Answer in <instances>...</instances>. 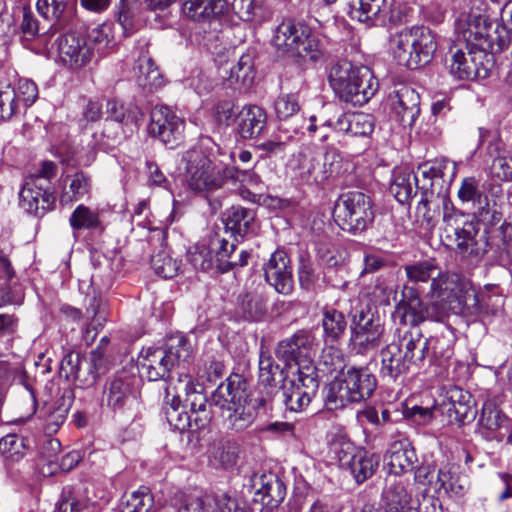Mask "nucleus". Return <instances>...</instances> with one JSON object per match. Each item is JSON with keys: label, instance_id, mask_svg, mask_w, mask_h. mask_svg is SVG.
Segmentation results:
<instances>
[{"label": "nucleus", "instance_id": "nucleus-19", "mask_svg": "<svg viewBox=\"0 0 512 512\" xmlns=\"http://www.w3.org/2000/svg\"><path fill=\"white\" fill-rule=\"evenodd\" d=\"M265 280L283 295L293 291L294 282L290 266V258L283 250H276L264 266Z\"/></svg>", "mask_w": 512, "mask_h": 512}, {"label": "nucleus", "instance_id": "nucleus-49", "mask_svg": "<svg viewBox=\"0 0 512 512\" xmlns=\"http://www.w3.org/2000/svg\"><path fill=\"white\" fill-rule=\"evenodd\" d=\"M479 232L477 225L473 221H465L463 225L454 233L457 248L460 252L470 254L478 253L476 236Z\"/></svg>", "mask_w": 512, "mask_h": 512}, {"label": "nucleus", "instance_id": "nucleus-42", "mask_svg": "<svg viewBox=\"0 0 512 512\" xmlns=\"http://www.w3.org/2000/svg\"><path fill=\"white\" fill-rule=\"evenodd\" d=\"M254 57L251 53L240 56L237 64L230 69L227 80L231 86L239 85L242 88H250L255 79Z\"/></svg>", "mask_w": 512, "mask_h": 512}, {"label": "nucleus", "instance_id": "nucleus-58", "mask_svg": "<svg viewBox=\"0 0 512 512\" xmlns=\"http://www.w3.org/2000/svg\"><path fill=\"white\" fill-rule=\"evenodd\" d=\"M18 110L17 93L7 84L0 86V121L11 119Z\"/></svg>", "mask_w": 512, "mask_h": 512}, {"label": "nucleus", "instance_id": "nucleus-45", "mask_svg": "<svg viewBox=\"0 0 512 512\" xmlns=\"http://www.w3.org/2000/svg\"><path fill=\"white\" fill-rule=\"evenodd\" d=\"M453 345L451 339L445 336L429 337V357L430 365L436 367H445L453 356Z\"/></svg>", "mask_w": 512, "mask_h": 512}, {"label": "nucleus", "instance_id": "nucleus-31", "mask_svg": "<svg viewBox=\"0 0 512 512\" xmlns=\"http://www.w3.org/2000/svg\"><path fill=\"white\" fill-rule=\"evenodd\" d=\"M387 461L391 473L401 475L416 469L418 457L410 442L400 440L391 444L387 453Z\"/></svg>", "mask_w": 512, "mask_h": 512}, {"label": "nucleus", "instance_id": "nucleus-3", "mask_svg": "<svg viewBox=\"0 0 512 512\" xmlns=\"http://www.w3.org/2000/svg\"><path fill=\"white\" fill-rule=\"evenodd\" d=\"M246 381L239 374L230 375L211 396L212 404L221 410L223 426L241 432L252 425L256 407L246 402Z\"/></svg>", "mask_w": 512, "mask_h": 512}, {"label": "nucleus", "instance_id": "nucleus-48", "mask_svg": "<svg viewBox=\"0 0 512 512\" xmlns=\"http://www.w3.org/2000/svg\"><path fill=\"white\" fill-rule=\"evenodd\" d=\"M282 398L286 408L293 412L303 411L311 402L312 396L294 385V381L290 382V386L286 384L282 387Z\"/></svg>", "mask_w": 512, "mask_h": 512}, {"label": "nucleus", "instance_id": "nucleus-13", "mask_svg": "<svg viewBox=\"0 0 512 512\" xmlns=\"http://www.w3.org/2000/svg\"><path fill=\"white\" fill-rule=\"evenodd\" d=\"M185 122L165 105L155 106L150 113L148 133L169 148H174L183 139Z\"/></svg>", "mask_w": 512, "mask_h": 512}, {"label": "nucleus", "instance_id": "nucleus-35", "mask_svg": "<svg viewBox=\"0 0 512 512\" xmlns=\"http://www.w3.org/2000/svg\"><path fill=\"white\" fill-rule=\"evenodd\" d=\"M334 130L350 136L367 137L374 130L371 115L365 113H344L333 125Z\"/></svg>", "mask_w": 512, "mask_h": 512}, {"label": "nucleus", "instance_id": "nucleus-11", "mask_svg": "<svg viewBox=\"0 0 512 512\" xmlns=\"http://www.w3.org/2000/svg\"><path fill=\"white\" fill-rule=\"evenodd\" d=\"M348 164L336 151H327L320 157L302 154L299 162V177L306 183L323 185L329 180L343 176Z\"/></svg>", "mask_w": 512, "mask_h": 512}, {"label": "nucleus", "instance_id": "nucleus-43", "mask_svg": "<svg viewBox=\"0 0 512 512\" xmlns=\"http://www.w3.org/2000/svg\"><path fill=\"white\" fill-rule=\"evenodd\" d=\"M379 465V456L365 450H358L351 464L347 468L357 483H363L370 478Z\"/></svg>", "mask_w": 512, "mask_h": 512}, {"label": "nucleus", "instance_id": "nucleus-54", "mask_svg": "<svg viewBox=\"0 0 512 512\" xmlns=\"http://www.w3.org/2000/svg\"><path fill=\"white\" fill-rule=\"evenodd\" d=\"M435 485L439 494L444 493L449 496H462L465 493L466 487L460 483L458 477H454L449 471L439 469Z\"/></svg>", "mask_w": 512, "mask_h": 512}, {"label": "nucleus", "instance_id": "nucleus-40", "mask_svg": "<svg viewBox=\"0 0 512 512\" xmlns=\"http://www.w3.org/2000/svg\"><path fill=\"white\" fill-rule=\"evenodd\" d=\"M446 162L423 163L418 166V172L421 175L418 189L420 192H427L428 190L437 193L442 189L444 169Z\"/></svg>", "mask_w": 512, "mask_h": 512}, {"label": "nucleus", "instance_id": "nucleus-30", "mask_svg": "<svg viewBox=\"0 0 512 512\" xmlns=\"http://www.w3.org/2000/svg\"><path fill=\"white\" fill-rule=\"evenodd\" d=\"M400 339L410 368H421L429 357V337L418 329L401 331Z\"/></svg>", "mask_w": 512, "mask_h": 512}, {"label": "nucleus", "instance_id": "nucleus-1", "mask_svg": "<svg viewBox=\"0 0 512 512\" xmlns=\"http://www.w3.org/2000/svg\"><path fill=\"white\" fill-rule=\"evenodd\" d=\"M179 389L185 391V406L189 412L181 406L179 395L171 393L169 387L165 390V397L162 405V414L171 428L178 431H197L207 427L212 419L211 405L206 395L202 392L200 384L186 374L179 379Z\"/></svg>", "mask_w": 512, "mask_h": 512}, {"label": "nucleus", "instance_id": "nucleus-34", "mask_svg": "<svg viewBox=\"0 0 512 512\" xmlns=\"http://www.w3.org/2000/svg\"><path fill=\"white\" fill-rule=\"evenodd\" d=\"M256 213L254 210L237 205L232 206L224 213L225 228L235 236L243 238L253 232Z\"/></svg>", "mask_w": 512, "mask_h": 512}, {"label": "nucleus", "instance_id": "nucleus-17", "mask_svg": "<svg viewBox=\"0 0 512 512\" xmlns=\"http://www.w3.org/2000/svg\"><path fill=\"white\" fill-rule=\"evenodd\" d=\"M20 206L29 214L42 217L55 205L54 193L47 185L37 183V178L27 177L19 193Z\"/></svg>", "mask_w": 512, "mask_h": 512}, {"label": "nucleus", "instance_id": "nucleus-36", "mask_svg": "<svg viewBox=\"0 0 512 512\" xmlns=\"http://www.w3.org/2000/svg\"><path fill=\"white\" fill-rule=\"evenodd\" d=\"M71 404L72 399L70 396L68 398L62 397L41 411L42 429L47 435L57 433L65 423Z\"/></svg>", "mask_w": 512, "mask_h": 512}, {"label": "nucleus", "instance_id": "nucleus-61", "mask_svg": "<svg viewBox=\"0 0 512 512\" xmlns=\"http://www.w3.org/2000/svg\"><path fill=\"white\" fill-rule=\"evenodd\" d=\"M232 9L241 20L252 21L260 15L262 3L260 0H233Z\"/></svg>", "mask_w": 512, "mask_h": 512}, {"label": "nucleus", "instance_id": "nucleus-52", "mask_svg": "<svg viewBox=\"0 0 512 512\" xmlns=\"http://www.w3.org/2000/svg\"><path fill=\"white\" fill-rule=\"evenodd\" d=\"M297 374L298 378L297 381H294V385L310 396L315 397L319 388V380L316 368L312 362L298 366Z\"/></svg>", "mask_w": 512, "mask_h": 512}, {"label": "nucleus", "instance_id": "nucleus-28", "mask_svg": "<svg viewBox=\"0 0 512 512\" xmlns=\"http://www.w3.org/2000/svg\"><path fill=\"white\" fill-rule=\"evenodd\" d=\"M384 512H413L416 500L409 485L402 481L388 484L382 493Z\"/></svg>", "mask_w": 512, "mask_h": 512}, {"label": "nucleus", "instance_id": "nucleus-47", "mask_svg": "<svg viewBox=\"0 0 512 512\" xmlns=\"http://www.w3.org/2000/svg\"><path fill=\"white\" fill-rule=\"evenodd\" d=\"M153 502L150 489L146 486H141L138 490L125 496V500L120 506V512H149Z\"/></svg>", "mask_w": 512, "mask_h": 512}, {"label": "nucleus", "instance_id": "nucleus-64", "mask_svg": "<svg viewBox=\"0 0 512 512\" xmlns=\"http://www.w3.org/2000/svg\"><path fill=\"white\" fill-rule=\"evenodd\" d=\"M443 222L446 225V229L451 230L455 233L465 222V215L456 210L449 196L443 197Z\"/></svg>", "mask_w": 512, "mask_h": 512}, {"label": "nucleus", "instance_id": "nucleus-5", "mask_svg": "<svg viewBox=\"0 0 512 512\" xmlns=\"http://www.w3.org/2000/svg\"><path fill=\"white\" fill-rule=\"evenodd\" d=\"M329 83L335 94L353 105L367 103L378 89V82L366 66L340 61L330 68Z\"/></svg>", "mask_w": 512, "mask_h": 512}, {"label": "nucleus", "instance_id": "nucleus-41", "mask_svg": "<svg viewBox=\"0 0 512 512\" xmlns=\"http://www.w3.org/2000/svg\"><path fill=\"white\" fill-rule=\"evenodd\" d=\"M137 70V82L143 89L152 92L163 86L164 78L151 57L140 56Z\"/></svg>", "mask_w": 512, "mask_h": 512}, {"label": "nucleus", "instance_id": "nucleus-33", "mask_svg": "<svg viewBox=\"0 0 512 512\" xmlns=\"http://www.w3.org/2000/svg\"><path fill=\"white\" fill-rule=\"evenodd\" d=\"M447 400V412L452 420L464 424L474 418V401L469 392L459 387H453L448 391Z\"/></svg>", "mask_w": 512, "mask_h": 512}, {"label": "nucleus", "instance_id": "nucleus-21", "mask_svg": "<svg viewBox=\"0 0 512 512\" xmlns=\"http://www.w3.org/2000/svg\"><path fill=\"white\" fill-rule=\"evenodd\" d=\"M380 357V374L384 378L395 381L411 370L400 339V329L396 330L393 340L381 349Z\"/></svg>", "mask_w": 512, "mask_h": 512}, {"label": "nucleus", "instance_id": "nucleus-63", "mask_svg": "<svg viewBox=\"0 0 512 512\" xmlns=\"http://www.w3.org/2000/svg\"><path fill=\"white\" fill-rule=\"evenodd\" d=\"M297 273L300 287L306 291L314 290L318 276L310 259L305 257L300 258Z\"/></svg>", "mask_w": 512, "mask_h": 512}, {"label": "nucleus", "instance_id": "nucleus-39", "mask_svg": "<svg viewBox=\"0 0 512 512\" xmlns=\"http://www.w3.org/2000/svg\"><path fill=\"white\" fill-rule=\"evenodd\" d=\"M324 331L323 338L325 343H337L345 334L347 320L345 315L334 308H325L321 320Z\"/></svg>", "mask_w": 512, "mask_h": 512}, {"label": "nucleus", "instance_id": "nucleus-59", "mask_svg": "<svg viewBox=\"0 0 512 512\" xmlns=\"http://www.w3.org/2000/svg\"><path fill=\"white\" fill-rule=\"evenodd\" d=\"M85 357L75 351H69L61 360L59 366V375L67 381L74 383L80 367L85 361Z\"/></svg>", "mask_w": 512, "mask_h": 512}, {"label": "nucleus", "instance_id": "nucleus-25", "mask_svg": "<svg viewBox=\"0 0 512 512\" xmlns=\"http://www.w3.org/2000/svg\"><path fill=\"white\" fill-rule=\"evenodd\" d=\"M507 416L491 401H486L477 420L476 432L488 441H501L500 429L506 425Z\"/></svg>", "mask_w": 512, "mask_h": 512}, {"label": "nucleus", "instance_id": "nucleus-2", "mask_svg": "<svg viewBox=\"0 0 512 512\" xmlns=\"http://www.w3.org/2000/svg\"><path fill=\"white\" fill-rule=\"evenodd\" d=\"M185 162V179L188 187L196 192L209 194L221 189L228 179L244 182L257 181V175L251 168L241 169L236 166L218 167L201 149L187 150L182 157Z\"/></svg>", "mask_w": 512, "mask_h": 512}, {"label": "nucleus", "instance_id": "nucleus-32", "mask_svg": "<svg viewBox=\"0 0 512 512\" xmlns=\"http://www.w3.org/2000/svg\"><path fill=\"white\" fill-rule=\"evenodd\" d=\"M448 196L446 191L437 193L427 191L421 193V199L416 207V216L421 220V225L427 230L433 229L440 218V206L443 208V197Z\"/></svg>", "mask_w": 512, "mask_h": 512}, {"label": "nucleus", "instance_id": "nucleus-62", "mask_svg": "<svg viewBox=\"0 0 512 512\" xmlns=\"http://www.w3.org/2000/svg\"><path fill=\"white\" fill-rule=\"evenodd\" d=\"M22 40L31 41L39 35V22L30 7L22 8V20L19 25Z\"/></svg>", "mask_w": 512, "mask_h": 512}, {"label": "nucleus", "instance_id": "nucleus-8", "mask_svg": "<svg viewBox=\"0 0 512 512\" xmlns=\"http://www.w3.org/2000/svg\"><path fill=\"white\" fill-rule=\"evenodd\" d=\"M376 386V377L367 367H349L330 383L325 404L329 410H337L361 402L373 394Z\"/></svg>", "mask_w": 512, "mask_h": 512}, {"label": "nucleus", "instance_id": "nucleus-29", "mask_svg": "<svg viewBox=\"0 0 512 512\" xmlns=\"http://www.w3.org/2000/svg\"><path fill=\"white\" fill-rule=\"evenodd\" d=\"M224 0H184L181 11L184 17L197 23L219 25L215 16L224 9Z\"/></svg>", "mask_w": 512, "mask_h": 512}, {"label": "nucleus", "instance_id": "nucleus-15", "mask_svg": "<svg viewBox=\"0 0 512 512\" xmlns=\"http://www.w3.org/2000/svg\"><path fill=\"white\" fill-rule=\"evenodd\" d=\"M250 481L251 488L255 491V501L263 505L261 512H274L284 501L286 485L275 473H255Z\"/></svg>", "mask_w": 512, "mask_h": 512}, {"label": "nucleus", "instance_id": "nucleus-20", "mask_svg": "<svg viewBox=\"0 0 512 512\" xmlns=\"http://www.w3.org/2000/svg\"><path fill=\"white\" fill-rule=\"evenodd\" d=\"M392 115L403 126H412L420 114V96L409 86H401L389 96Z\"/></svg>", "mask_w": 512, "mask_h": 512}, {"label": "nucleus", "instance_id": "nucleus-56", "mask_svg": "<svg viewBox=\"0 0 512 512\" xmlns=\"http://www.w3.org/2000/svg\"><path fill=\"white\" fill-rule=\"evenodd\" d=\"M274 110L280 121L293 117L300 110L298 95L295 93L279 95L274 102Z\"/></svg>", "mask_w": 512, "mask_h": 512}, {"label": "nucleus", "instance_id": "nucleus-44", "mask_svg": "<svg viewBox=\"0 0 512 512\" xmlns=\"http://www.w3.org/2000/svg\"><path fill=\"white\" fill-rule=\"evenodd\" d=\"M284 380L283 369H280L269 353L261 351L259 358V383L265 387L275 388Z\"/></svg>", "mask_w": 512, "mask_h": 512}, {"label": "nucleus", "instance_id": "nucleus-60", "mask_svg": "<svg viewBox=\"0 0 512 512\" xmlns=\"http://www.w3.org/2000/svg\"><path fill=\"white\" fill-rule=\"evenodd\" d=\"M238 106L232 100H223L215 106V120L219 125L230 126L238 122Z\"/></svg>", "mask_w": 512, "mask_h": 512}, {"label": "nucleus", "instance_id": "nucleus-18", "mask_svg": "<svg viewBox=\"0 0 512 512\" xmlns=\"http://www.w3.org/2000/svg\"><path fill=\"white\" fill-rule=\"evenodd\" d=\"M314 346V336L308 330H298L292 336L283 339L277 344L276 356L287 366L292 363L300 366L311 362L310 353Z\"/></svg>", "mask_w": 512, "mask_h": 512}, {"label": "nucleus", "instance_id": "nucleus-22", "mask_svg": "<svg viewBox=\"0 0 512 512\" xmlns=\"http://www.w3.org/2000/svg\"><path fill=\"white\" fill-rule=\"evenodd\" d=\"M237 315L246 321H260L268 313V295L263 286L248 288L239 294Z\"/></svg>", "mask_w": 512, "mask_h": 512}, {"label": "nucleus", "instance_id": "nucleus-46", "mask_svg": "<svg viewBox=\"0 0 512 512\" xmlns=\"http://www.w3.org/2000/svg\"><path fill=\"white\" fill-rule=\"evenodd\" d=\"M69 224L74 231L103 229L99 213L83 204L78 205L72 212Z\"/></svg>", "mask_w": 512, "mask_h": 512}, {"label": "nucleus", "instance_id": "nucleus-26", "mask_svg": "<svg viewBox=\"0 0 512 512\" xmlns=\"http://www.w3.org/2000/svg\"><path fill=\"white\" fill-rule=\"evenodd\" d=\"M267 126L266 111L255 104L244 105L238 111L237 132L243 139L259 137Z\"/></svg>", "mask_w": 512, "mask_h": 512}, {"label": "nucleus", "instance_id": "nucleus-10", "mask_svg": "<svg viewBox=\"0 0 512 512\" xmlns=\"http://www.w3.org/2000/svg\"><path fill=\"white\" fill-rule=\"evenodd\" d=\"M374 217L372 199L361 191L342 193L334 204L335 223L352 234L366 231L372 225Z\"/></svg>", "mask_w": 512, "mask_h": 512}, {"label": "nucleus", "instance_id": "nucleus-7", "mask_svg": "<svg viewBox=\"0 0 512 512\" xmlns=\"http://www.w3.org/2000/svg\"><path fill=\"white\" fill-rule=\"evenodd\" d=\"M273 43L278 51L303 60L315 62L324 54L322 39L312 34L306 23L293 18H286L277 26Z\"/></svg>", "mask_w": 512, "mask_h": 512}, {"label": "nucleus", "instance_id": "nucleus-24", "mask_svg": "<svg viewBox=\"0 0 512 512\" xmlns=\"http://www.w3.org/2000/svg\"><path fill=\"white\" fill-rule=\"evenodd\" d=\"M467 51L466 54L462 49H458L452 54L449 64L450 73L459 80L487 77L488 69L484 66L483 60H479L476 52Z\"/></svg>", "mask_w": 512, "mask_h": 512}, {"label": "nucleus", "instance_id": "nucleus-6", "mask_svg": "<svg viewBox=\"0 0 512 512\" xmlns=\"http://www.w3.org/2000/svg\"><path fill=\"white\" fill-rule=\"evenodd\" d=\"M431 297L447 305L455 313L479 316L488 311L479 295L470 287L464 277L457 273H438L432 278Z\"/></svg>", "mask_w": 512, "mask_h": 512}, {"label": "nucleus", "instance_id": "nucleus-12", "mask_svg": "<svg viewBox=\"0 0 512 512\" xmlns=\"http://www.w3.org/2000/svg\"><path fill=\"white\" fill-rule=\"evenodd\" d=\"M491 30L492 23H488L481 15H464L456 22L458 42L465 43L467 50L476 52L479 60L486 58L488 51H493L494 38Z\"/></svg>", "mask_w": 512, "mask_h": 512}, {"label": "nucleus", "instance_id": "nucleus-57", "mask_svg": "<svg viewBox=\"0 0 512 512\" xmlns=\"http://www.w3.org/2000/svg\"><path fill=\"white\" fill-rule=\"evenodd\" d=\"M151 267L157 275L165 279L173 278L179 270L178 262L164 251L151 257Z\"/></svg>", "mask_w": 512, "mask_h": 512}, {"label": "nucleus", "instance_id": "nucleus-51", "mask_svg": "<svg viewBox=\"0 0 512 512\" xmlns=\"http://www.w3.org/2000/svg\"><path fill=\"white\" fill-rule=\"evenodd\" d=\"M188 262L200 271H209L216 266L213 251L206 244H197L187 252Z\"/></svg>", "mask_w": 512, "mask_h": 512}, {"label": "nucleus", "instance_id": "nucleus-27", "mask_svg": "<svg viewBox=\"0 0 512 512\" xmlns=\"http://www.w3.org/2000/svg\"><path fill=\"white\" fill-rule=\"evenodd\" d=\"M401 296L400 301L396 304L395 313L402 324L415 328L423 323L425 303L413 287L404 286Z\"/></svg>", "mask_w": 512, "mask_h": 512}, {"label": "nucleus", "instance_id": "nucleus-37", "mask_svg": "<svg viewBox=\"0 0 512 512\" xmlns=\"http://www.w3.org/2000/svg\"><path fill=\"white\" fill-rule=\"evenodd\" d=\"M65 188L60 196L63 205L71 204L88 196L91 191V177L83 171L67 175L64 179Z\"/></svg>", "mask_w": 512, "mask_h": 512}, {"label": "nucleus", "instance_id": "nucleus-16", "mask_svg": "<svg viewBox=\"0 0 512 512\" xmlns=\"http://www.w3.org/2000/svg\"><path fill=\"white\" fill-rule=\"evenodd\" d=\"M57 50L60 61L73 70L86 66L93 57V47L87 39L73 32L59 37Z\"/></svg>", "mask_w": 512, "mask_h": 512}, {"label": "nucleus", "instance_id": "nucleus-9", "mask_svg": "<svg viewBox=\"0 0 512 512\" xmlns=\"http://www.w3.org/2000/svg\"><path fill=\"white\" fill-rule=\"evenodd\" d=\"M394 58L400 65L417 69L429 63L437 49L435 36L426 27H413L397 33L391 39Z\"/></svg>", "mask_w": 512, "mask_h": 512}, {"label": "nucleus", "instance_id": "nucleus-50", "mask_svg": "<svg viewBox=\"0 0 512 512\" xmlns=\"http://www.w3.org/2000/svg\"><path fill=\"white\" fill-rule=\"evenodd\" d=\"M36 7L38 13L47 20L60 25L66 20L67 0H38Z\"/></svg>", "mask_w": 512, "mask_h": 512}, {"label": "nucleus", "instance_id": "nucleus-23", "mask_svg": "<svg viewBox=\"0 0 512 512\" xmlns=\"http://www.w3.org/2000/svg\"><path fill=\"white\" fill-rule=\"evenodd\" d=\"M133 393L132 377L119 375L110 378L103 386L101 406L114 412L124 409Z\"/></svg>", "mask_w": 512, "mask_h": 512}, {"label": "nucleus", "instance_id": "nucleus-14", "mask_svg": "<svg viewBox=\"0 0 512 512\" xmlns=\"http://www.w3.org/2000/svg\"><path fill=\"white\" fill-rule=\"evenodd\" d=\"M384 325L378 316L361 311L351 326L350 342L353 350L360 355L376 349L382 342Z\"/></svg>", "mask_w": 512, "mask_h": 512}, {"label": "nucleus", "instance_id": "nucleus-53", "mask_svg": "<svg viewBox=\"0 0 512 512\" xmlns=\"http://www.w3.org/2000/svg\"><path fill=\"white\" fill-rule=\"evenodd\" d=\"M457 196L462 203H482V197L485 196L480 179L475 176H469L462 179Z\"/></svg>", "mask_w": 512, "mask_h": 512}, {"label": "nucleus", "instance_id": "nucleus-38", "mask_svg": "<svg viewBox=\"0 0 512 512\" xmlns=\"http://www.w3.org/2000/svg\"><path fill=\"white\" fill-rule=\"evenodd\" d=\"M420 178L408 169H395L389 191L401 204H409L414 194V186L418 188Z\"/></svg>", "mask_w": 512, "mask_h": 512}, {"label": "nucleus", "instance_id": "nucleus-4", "mask_svg": "<svg viewBox=\"0 0 512 512\" xmlns=\"http://www.w3.org/2000/svg\"><path fill=\"white\" fill-rule=\"evenodd\" d=\"M192 352L191 344L184 335H171L163 346L142 350L139 357L140 373L149 381L167 380L174 367L188 362Z\"/></svg>", "mask_w": 512, "mask_h": 512}, {"label": "nucleus", "instance_id": "nucleus-55", "mask_svg": "<svg viewBox=\"0 0 512 512\" xmlns=\"http://www.w3.org/2000/svg\"><path fill=\"white\" fill-rule=\"evenodd\" d=\"M439 268L432 261L426 260L405 266L407 278L414 283L427 282L439 273Z\"/></svg>", "mask_w": 512, "mask_h": 512}]
</instances>
